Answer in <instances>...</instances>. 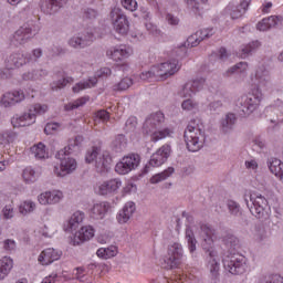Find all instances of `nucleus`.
Masks as SVG:
<instances>
[{
  "label": "nucleus",
  "mask_w": 283,
  "mask_h": 283,
  "mask_svg": "<svg viewBox=\"0 0 283 283\" xmlns=\"http://www.w3.org/2000/svg\"><path fill=\"white\" fill-rule=\"evenodd\" d=\"M2 249L7 253H14V251H17V241H14L13 239H6L2 242Z\"/></svg>",
  "instance_id": "864d4df0"
},
{
  "label": "nucleus",
  "mask_w": 283,
  "mask_h": 283,
  "mask_svg": "<svg viewBox=\"0 0 283 283\" xmlns=\"http://www.w3.org/2000/svg\"><path fill=\"white\" fill-rule=\"evenodd\" d=\"M136 125H138L136 117H129L125 124L126 132H134V129H136Z\"/></svg>",
  "instance_id": "774afa93"
},
{
  "label": "nucleus",
  "mask_w": 283,
  "mask_h": 283,
  "mask_svg": "<svg viewBox=\"0 0 283 283\" xmlns=\"http://www.w3.org/2000/svg\"><path fill=\"white\" fill-rule=\"evenodd\" d=\"M50 74V71L43 67H36L33 69L32 71H28L22 74V81H45Z\"/></svg>",
  "instance_id": "c756f323"
},
{
  "label": "nucleus",
  "mask_w": 283,
  "mask_h": 283,
  "mask_svg": "<svg viewBox=\"0 0 283 283\" xmlns=\"http://www.w3.org/2000/svg\"><path fill=\"white\" fill-rule=\"evenodd\" d=\"M156 67L157 73L159 74V81H167V78H170V76L178 74L182 65L180 62H178V60H171L160 63L159 65H156Z\"/></svg>",
  "instance_id": "2eb2a0df"
},
{
  "label": "nucleus",
  "mask_w": 283,
  "mask_h": 283,
  "mask_svg": "<svg viewBox=\"0 0 283 283\" xmlns=\"http://www.w3.org/2000/svg\"><path fill=\"white\" fill-rule=\"evenodd\" d=\"M55 157L57 158V160H60V169L57 167H55L54 169V174H56V176L63 178L64 176L76 171L78 164L76 163V159L72 157V155L65 151H57Z\"/></svg>",
  "instance_id": "9b49d317"
},
{
  "label": "nucleus",
  "mask_w": 283,
  "mask_h": 283,
  "mask_svg": "<svg viewBox=\"0 0 283 283\" xmlns=\"http://www.w3.org/2000/svg\"><path fill=\"white\" fill-rule=\"evenodd\" d=\"M248 198L245 197V202L254 218L261 222L271 220V206H269L266 197L258 192H252L248 196Z\"/></svg>",
  "instance_id": "39448f33"
},
{
  "label": "nucleus",
  "mask_w": 283,
  "mask_h": 283,
  "mask_svg": "<svg viewBox=\"0 0 283 283\" xmlns=\"http://www.w3.org/2000/svg\"><path fill=\"white\" fill-rule=\"evenodd\" d=\"M235 123H238V116H235V114H226L220 119V132H222V134H231L235 127Z\"/></svg>",
  "instance_id": "7c9ffc66"
},
{
  "label": "nucleus",
  "mask_w": 283,
  "mask_h": 283,
  "mask_svg": "<svg viewBox=\"0 0 283 283\" xmlns=\"http://www.w3.org/2000/svg\"><path fill=\"white\" fill-rule=\"evenodd\" d=\"M200 230L202 233L203 242L202 248L208 253L210 260L208 262V269L212 280H218L220 277V262L216 260V249H213V242H216V229L208 224H201Z\"/></svg>",
  "instance_id": "f03ea898"
},
{
  "label": "nucleus",
  "mask_w": 283,
  "mask_h": 283,
  "mask_svg": "<svg viewBox=\"0 0 283 283\" xmlns=\"http://www.w3.org/2000/svg\"><path fill=\"white\" fill-rule=\"evenodd\" d=\"M59 127H61L59 123H48L44 127V134H46V136H50L54 134V132H56Z\"/></svg>",
  "instance_id": "69168bd1"
},
{
  "label": "nucleus",
  "mask_w": 283,
  "mask_h": 283,
  "mask_svg": "<svg viewBox=\"0 0 283 283\" xmlns=\"http://www.w3.org/2000/svg\"><path fill=\"white\" fill-rule=\"evenodd\" d=\"M206 80L203 77L187 82L178 92L181 98H191L205 87Z\"/></svg>",
  "instance_id": "f3484780"
},
{
  "label": "nucleus",
  "mask_w": 283,
  "mask_h": 283,
  "mask_svg": "<svg viewBox=\"0 0 283 283\" xmlns=\"http://www.w3.org/2000/svg\"><path fill=\"white\" fill-rule=\"evenodd\" d=\"M25 101V93L23 91H13L4 93L0 99V107H14L18 103Z\"/></svg>",
  "instance_id": "6ab92c4d"
},
{
  "label": "nucleus",
  "mask_w": 283,
  "mask_h": 283,
  "mask_svg": "<svg viewBox=\"0 0 283 283\" xmlns=\"http://www.w3.org/2000/svg\"><path fill=\"white\" fill-rule=\"evenodd\" d=\"M39 171L34 170L32 167H27L22 172V178L27 185H32L39 180Z\"/></svg>",
  "instance_id": "ea45409f"
},
{
  "label": "nucleus",
  "mask_w": 283,
  "mask_h": 283,
  "mask_svg": "<svg viewBox=\"0 0 283 283\" xmlns=\"http://www.w3.org/2000/svg\"><path fill=\"white\" fill-rule=\"evenodd\" d=\"M265 113L269 114L270 122L280 125L283 122V102L282 99H276L274 105L268 106Z\"/></svg>",
  "instance_id": "393cba45"
},
{
  "label": "nucleus",
  "mask_w": 283,
  "mask_h": 283,
  "mask_svg": "<svg viewBox=\"0 0 283 283\" xmlns=\"http://www.w3.org/2000/svg\"><path fill=\"white\" fill-rule=\"evenodd\" d=\"M83 220H85V213L81 211L74 212L67 222V231H76Z\"/></svg>",
  "instance_id": "e433bc0d"
},
{
  "label": "nucleus",
  "mask_w": 283,
  "mask_h": 283,
  "mask_svg": "<svg viewBox=\"0 0 283 283\" xmlns=\"http://www.w3.org/2000/svg\"><path fill=\"white\" fill-rule=\"evenodd\" d=\"M19 209L22 216H28V213H32V211L36 209V203H34L32 200H27L20 205Z\"/></svg>",
  "instance_id": "49530a36"
},
{
  "label": "nucleus",
  "mask_w": 283,
  "mask_h": 283,
  "mask_svg": "<svg viewBox=\"0 0 283 283\" xmlns=\"http://www.w3.org/2000/svg\"><path fill=\"white\" fill-rule=\"evenodd\" d=\"M262 46V43L258 40H254L243 46H241V50L239 52L240 59H248V56H251L254 52H258L260 48Z\"/></svg>",
  "instance_id": "473e14b6"
},
{
  "label": "nucleus",
  "mask_w": 283,
  "mask_h": 283,
  "mask_svg": "<svg viewBox=\"0 0 283 283\" xmlns=\"http://www.w3.org/2000/svg\"><path fill=\"white\" fill-rule=\"evenodd\" d=\"M94 32L92 31H84L82 33H78L76 35H73L67 44L70 48H73L74 50H84V48H88V45H92L94 43Z\"/></svg>",
  "instance_id": "4468645a"
},
{
  "label": "nucleus",
  "mask_w": 283,
  "mask_h": 283,
  "mask_svg": "<svg viewBox=\"0 0 283 283\" xmlns=\"http://www.w3.org/2000/svg\"><path fill=\"white\" fill-rule=\"evenodd\" d=\"M122 212H124L126 216H128L132 219V217L136 212V203H134V201L126 202L122 209Z\"/></svg>",
  "instance_id": "6e6d98bb"
},
{
  "label": "nucleus",
  "mask_w": 283,
  "mask_h": 283,
  "mask_svg": "<svg viewBox=\"0 0 283 283\" xmlns=\"http://www.w3.org/2000/svg\"><path fill=\"white\" fill-rule=\"evenodd\" d=\"M140 81H160L158 69L153 66L149 71L143 72L139 75Z\"/></svg>",
  "instance_id": "a18cd8bd"
},
{
  "label": "nucleus",
  "mask_w": 283,
  "mask_h": 283,
  "mask_svg": "<svg viewBox=\"0 0 283 283\" xmlns=\"http://www.w3.org/2000/svg\"><path fill=\"white\" fill-rule=\"evenodd\" d=\"M112 149L117 154H120V151H125V149H127V138H125V135L119 134L114 138L112 142Z\"/></svg>",
  "instance_id": "58836bf2"
},
{
  "label": "nucleus",
  "mask_w": 283,
  "mask_h": 283,
  "mask_svg": "<svg viewBox=\"0 0 283 283\" xmlns=\"http://www.w3.org/2000/svg\"><path fill=\"white\" fill-rule=\"evenodd\" d=\"M63 200V192L61 190H49L42 192L38 197L40 205H59Z\"/></svg>",
  "instance_id": "a878e982"
},
{
  "label": "nucleus",
  "mask_w": 283,
  "mask_h": 283,
  "mask_svg": "<svg viewBox=\"0 0 283 283\" xmlns=\"http://www.w3.org/2000/svg\"><path fill=\"white\" fill-rule=\"evenodd\" d=\"M132 85H134V82L132 81V78L125 77L119 83L115 84L113 86V90L115 92H123L125 90H129V87H132Z\"/></svg>",
  "instance_id": "de8ad7c7"
},
{
  "label": "nucleus",
  "mask_w": 283,
  "mask_h": 283,
  "mask_svg": "<svg viewBox=\"0 0 283 283\" xmlns=\"http://www.w3.org/2000/svg\"><path fill=\"white\" fill-rule=\"evenodd\" d=\"M106 54L115 61V63H123L125 59H129V56H132V48L122 44L108 50Z\"/></svg>",
  "instance_id": "5701e85b"
},
{
  "label": "nucleus",
  "mask_w": 283,
  "mask_h": 283,
  "mask_svg": "<svg viewBox=\"0 0 283 283\" xmlns=\"http://www.w3.org/2000/svg\"><path fill=\"white\" fill-rule=\"evenodd\" d=\"M30 156H32L36 160H45V158H49L48 148L45 147V144L38 143L33 145L30 148Z\"/></svg>",
  "instance_id": "72a5a7b5"
},
{
  "label": "nucleus",
  "mask_w": 283,
  "mask_h": 283,
  "mask_svg": "<svg viewBox=\"0 0 283 283\" xmlns=\"http://www.w3.org/2000/svg\"><path fill=\"white\" fill-rule=\"evenodd\" d=\"M85 161L88 164L95 163L96 171L98 174H105L106 171H109V166L112 165V157L109 156V153H101V148L94 146L86 151Z\"/></svg>",
  "instance_id": "0eeeda50"
},
{
  "label": "nucleus",
  "mask_w": 283,
  "mask_h": 283,
  "mask_svg": "<svg viewBox=\"0 0 283 283\" xmlns=\"http://www.w3.org/2000/svg\"><path fill=\"white\" fill-rule=\"evenodd\" d=\"M83 136L77 135L74 138L69 139L67 146H65L63 149L59 151H64V154H69L71 156H74V154H78V150L81 149V145H83Z\"/></svg>",
  "instance_id": "2f4dec72"
},
{
  "label": "nucleus",
  "mask_w": 283,
  "mask_h": 283,
  "mask_svg": "<svg viewBox=\"0 0 283 283\" xmlns=\"http://www.w3.org/2000/svg\"><path fill=\"white\" fill-rule=\"evenodd\" d=\"M201 42L202 41L198 36V33H195L187 39L186 45L188 48H198V45H200Z\"/></svg>",
  "instance_id": "052dcab7"
},
{
  "label": "nucleus",
  "mask_w": 283,
  "mask_h": 283,
  "mask_svg": "<svg viewBox=\"0 0 283 283\" xmlns=\"http://www.w3.org/2000/svg\"><path fill=\"white\" fill-rule=\"evenodd\" d=\"M112 210V205L107 201L94 203L91 209L93 220H104L105 216Z\"/></svg>",
  "instance_id": "c85d7f7f"
},
{
  "label": "nucleus",
  "mask_w": 283,
  "mask_h": 283,
  "mask_svg": "<svg viewBox=\"0 0 283 283\" xmlns=\"http://www.w3.org/2000/svg\"><path fill=\"white\" fill-rule=\"evenodd\" d=\"M174 171H176V169L174 167H168L166 170H164L163 172H159L157 175H154L150 178V182L151 185H158V182H163V180H167V178H170L171 175L174 174Z\"/></svg>",
  "instance_id": "a19ab883"
},
{
  "label": "nucleus",
  "mask_w": 283,
  "mask_h": 283,
  "mask_svg": "<svg viewBox=\"0 0 283 283\" xmlns=\"http://www.w3.org/2000/svg\"><path fill=\"white\" fill-rule=\"evenodd\" d=\"M249 8V0H243L239 6L229 3L224 9L226 14H229L231 19H242Z\"/></svg>",
  "instance_id": "cd10ccee"
},
{
  "label": "nucleus",
  "mask_w": 283,
  "mask_h": 283,
  "mask_svg": "<svg viewBox=\"0 0 283 283\" xmlns=\"http://www.w3.org/2000/svg\"><path fill=\"white\" fill-rule=\"evenodd\" d=\"M2 216L4 220H12L14 218V208L9 205L2 209Z\"/></svg>",
  "instance_id": "0e129e2a"
},
{
  "label": "nucleus",
  "mask_w": 283,
  "mask_h": 283,
  "mask_svg": "<svg viewBox=\"0 0 283 283\" xmlns=\"http://www.w3.org/2000/svg\"><path fill=\"white\" fill-rule=\"evenodd\" d=\"M67 6V0H40V10L46 17H54Z\"/></svg>",
  "instance_id": "a211bd4d"
},
{
  "label": "nucleus",
  "mask_w": 283,
  "mask_h": 283,
  "mask_svg": "<svg viewBox=\"0 0 283 283\" xmlns=\"http://www.w3.org/2000/svg\"><path fill=\"white\" fill-rule=\"evenodd\" d=\"M269 169L271 174H274V176H277L283 170V163L280 159H272L269 163Z\"/></svg>",
  "instance_id": "8fccbe9b"
},
{
  "label": "nucleus",
  "mask_w": 283,
  "mask_h": 283,
  "mask_svg": "<svg viewBox=\"0 0 283 283\" xmlns=\"http://www.w3.org/2000/svg\"><path fill=\"white\" fill-rule=\"evenodd\" d=\"M94 238V228L91 226L82 227L78 232L71 240V244L73 247H78L83 244V242H87V240H92Z\"/></svg>",
  "instance_id": "bb28decb"
},
{
  "label": "nucleus",
  "mask_w": 283,
  "mask_h": 283,
  "mask_svg": "<svg viewBox=\"0 0 283 283\" xmlns=\"http://www.w3.org/2000/svg\"><path fill=\"white\" fill-rule=\"evenodd\" d=\"M282 15H271L258 22L256 30H259V32H269V30H273V28H282Z\"/></svg>",
  "instance_id": "4be33fe9"
},
{
  "label": "nucleus",
  "mask_w": 283,
  "mask_h": 283,
  "mask_svg": "<svg viewBox=\"0 0 283 283\" xmlns=\"http://www.w3.org/2000/svg\"><path fill=\"white\" fill-rule=\"evenodd\" d=\"M212 34H216V31H213V29H203L197 31V36L200 41H205V39H211Z\"/></svg>",
  "instance_id": "680f3d73"
},
{
  "label": "nucleus",
  "mask_w": 283,
  "mask_h": 283,
  "mask_svg": "<svg viewBox=\"0 0 283 283\" xmlns=\"http://www.w3.org/2000/svg\"><path fill=\"white\" fill-rule=\"evenodd\" d=\"M170 156L171 146L169 144L163 145L150 156V160L148 165H146V169H149V167H161V165H165L166 160H168Z\"/></svg>",
  "instance_id": "dca6fc26"
},
{
  "label": "nucleus",
  "mask_w": 283,
  "mask_h": 283,
  "mask_svg": "<svg viewBox=\"0 0 283 283\" xmlns=\"http://www.w3.org/2000/svg\"><path fill=\"white\" fill-rule=\"evenodd\" d=\"M185 143L188 151H200L205 145L207 135L205 133V124L200 118L191 119L184 133Z\"/></svg>",
  "instance_id": "7ed1b4c3"
},
{
  "label": "nucleus",
  "mask_w": 283,
  "mask_h": 283,
  "mask_svg": "<svg viewBox=\"0 0 283 283\" xmlns=\"http://www.w3.org/2000/svg\"><path fill=\"white\" fill-rule=\"evenodd\" d=\"M254 78L256 90L249 95L239 97L235 102L237 112H239L241 116H251V114L260 107V103H262V90L266 92L273 87L271 72H269L264 65L256 69Z\"/></svg>",
  "instance_id": "f257e3e1"
},
{
  "label": "nucleus",
  "mask_w": 283,
  "mask_h": 283,
  "mask_svg": "<svg viewBox=\"0 0 283 283\" xmlns=\"http://www.w3.org/2000/svg\"><path fill=\"white\" fill-rule=\"evenodd\" d=\"M109 17L115 32L118 34H127L129 32V21L120 8L112 9Z\"/></svg>",
  "instance_id": "f8f14e48"
},
{
  "label": "nucleus",
  "mask_w": 283,
  "mask_h": 283,
  "mask_svg": "<svg viewBox=\"0 0 283 283\" xmlns=\"http://www.w3.org/2000/svg\"><path fill=\"white\" fill-rule=\"evenodd\" d=\"M247 70H249V63L239 62L227 70L226 76H232V74H247Z\"/></svg>",
  "instance_id": "79ce46f5"
},
{
  "label": "nucleus",
  "mask_w": 283,
  "mask_h": 283,
  "mask_svg": "<svg viewBox=\"0 0 283 283\" xmlns=\"http://www.w3.org/2000/svg\"><path fill=\"white\" fill-rule=\"evenodd\" d=\"M120 187H123L120 179H109L97 185L96 193H98V196H109V193H117Z\"/></svg>",
  "instance_id": "412c9836"
},
{
  "label": "nucleus",
  "mask_w": 283,
  "mask_h": 283,
  "mask_svg": "<svg viewBox=\"0 0 283 283\" xmlns=\"http://www.w3.org/2000/svg\"><path fill=\"white\" fill-rule=\"evenodd\" d=\"M40 30L39 24L27 22L10 36V41L13 45H25L30 39L39 34Z\"/></svg>",
  "instance_id": "6e6552de"
},
{
  "label": "nucleus",
  "mask_w": 283,
  "mask_h": 283,
  "mask_svg": "<svg viewBox=\"0 0 283 283\" xmlns=\"http://www.w3.org/2000/svg\"><path fill=\"white\" fill-rule=\"evenodd\" d=\"M14 266V261L10 256H3L0 260V281L4 280L10 275V271H12Z\"/></svg>",
  "instance_id": "f704fd0d"
},
{
  "label": "nucleus",
  "mask_w": 283,
  "mask_h": 283,
  "mask_svg": "<svg viewBox=\"0 0 283 283\" xmlns=\"http://www.w3.org/2000/svg\"><path fill=\"white\" fill-rule=\"evenodd\" d=\"M17 138H18V135L15 132L4 130L0 133V145H3V147H6V145H10L14 143Z\"/></svg>",
  "instance_id": "c03bdc74"
},
{
  "label": "nucleus",
  "mask_w": 283,
  "mask_h": 283,
  "mask_svg": "<svg viewBox=\"0 0 283 283\" xmlns=\"http://www.w3.org/2000/svg\"><path fill=\"white\" fill-rule=\"evenodd\" d=\"M182 262H185V250L182 249V244L172 243L168 245L164 266L166 269H178Z\"/></svg>",
  "instance_id": "9d476101"
},
{
  "label": "nucleus",
  "mask_w": 283,
  "mask_h": 283,
  "mask_svg": "<svg viewBox=\"0 0 283 283\" xmlns=\"http://www.w3.org/2000/svg\"><path fill=\"white\" fill-rule=\"evenodd\" d=\"M67 83H70V80H67V78H62V80L55 81V82L51 83V90H52V92H59V90H63V87H65L67 85Z\"/></svg>",
  "instance_id": "13d9d810"
},
{
  "label": "nucleus",
  "mask_w": 283,
  "mask_h": 283,
  "mask_svg": "<svg viewBox=\"0 0 283 283\" xmlns=\"http://www.w3.org/2000/svg\"><path fill=\"white\" fill-rule=\"evenodd\" d=\"M181 107L182 109H185L186 112H191L193 109H198V102L191 99V98H187L181 103Z\"/></svg>",
  "instance_id": "5fc2aeb1"
},
{
  "label": "nucleus",
  "mask_w": 283,
  "mask_h": 283,
  "mask_svg": "<svg viewBox=\"0 0 283 283\" xmlns=\"http://www.w3.org/2000/svg\"><path fill=\"white\" fill-rule=\"evenodd\" d=\"M122 212H124L126 216H128L132 219V217L136 212V203H134V201L126 202L122 209Z\"/></svg>",
  "instance_id": "4d7b16f0"
},
{
  "label": "nucleus",
  "mask_w": 283,
  "mask_h": 283,
  "mask_svg": "<svg viewBox=\"0 0 283 283\" xmlns=\"http://www.w3.org/2000/svg\"><path fill=\"white\" fill-rule=\"evenodd\" d=\"M140 165V156L136 154L125 156L115 166V171L119 176H127L129 171H134Z\"/></svg>",
  "instance_id": "ddd939ff"
},
{
  "label": "nucleus",
  "mask_w": 283,
  "mask_h": 283,
  "mask_svg": "<svg viewBox=\"0 0 283 283\" xmlns=\"http://www.w3.org/2000/svg\"><path fill=\"white\" fill-rule=\"evenodd\" d=\"M239 242L240 241L233 234H227L223 237V244L227 247V249H235Z\"/></svg>",
  "instance_id": "603ef678"
},
{
  "label": "nucleus",
  "mask_w": 283,
  "mask_h": 283,
  "mask_svg": "<svg viewBox=\"0 0 283 283\" xmlns=\"http://www.w3.org/2000/svg\"><path fill=\"white\" fill-rule=\"evenodd\" d=\"M255 238H256L258 242H264V241L269 240V232L264 228L259 229L255 233Z\"/></svg>",
  "instance_id": "338daca9"
},
{
  "label": "nucleus",
  "mask_w": 283,
  "mask_h": 283,
  "mask_svg": "<svg viewBox=\"0 0 283 283\" xmlns=\"http://www.w3.org/2000/svg\"><path fill=\"white\" fill-rule=\"evenodd\" d=\"M227 207L230 216H233V218H238V216H241L242 212L240 211V203L233 200H229L227 202Z\"/></svg>",
  "instance_id": "3c124183"
},
{
  "label": "nucleus",
  "mask_w": 283,
  "mask_h": 283,
  "mask_svg": "<svg viewBox=\"0 0 283 283\" xmlns=\"http://www.w3.org/2000/svg\"><path fill=\"white\" fill-rule=\"evenodd\" d=\"M165 123V114L161 112H157L154 114H150L144 125H143V132L144 134H149L151 137L153 143H158V140H163V138H168L174 134V130L170 128H164L161 130L160 126Z\"/></svg>",
  "instance_id": "20e7f679"
},
{
  "label": "nucleus",
  "mask_w": 283,
  "mask_h": 283,
  "mask_svg": "<svg viewBox=\"0 0 283 283\" xmlns=\"http://www.w3.org/2000/svg\"><path fill=\"white\" fill-rule=\"evenodd\" d=\"M186 241L189 253L193 255V253H196L198 240H196V234L193 233V228L191 227L186 229Z\"/></svg>",
  "instance_id": "4c0bfd02"
},
{
  "label": "nucleus",
  "mask_w": 283,
  "mask_h": 283,
  "mask_svg": "<svg viewBox=\"0 0 283 283\" xmlns=\"http://www.w3.org/2000/svg\"><path fill=\"white\" fill-rule=\"evenodd\" d=\"M223 269L231 275L247 273V258L242 254L230 253L223 258Z\"/></svg>",
  "instance_id": "1a4fd4ad"
},
{
  "label": "nucleus",
  "mask_w": 283,
  "mask_h": 283,
  "mask_svg": "<svg viewBox=\"0 0 283 283\" xmlns=\"http://www.w3.org/2000/svg\"><path fill=\"white\" fill-rule=\"evenodd\" d=\"M48 112V105L45 104H34L30 106L28 112H24L21 115H14L11 118V124L14 128L18 127H30L36 123V116H41Z\"/></svg>",
  "instance_id": "423d86ee"
},
{
  "label": "nucleus",
  "mask_w": 283,
  "mask_h": 283,
  "mask_svg": "<svg viewBox=\"0 0 283 283\" xmlns=\"http://www.w3.org/2000/svg\"><path fill=\"white\" fill-rule=\"evenodd\" d=\"M116 253H118V250L116 247L112 245L108 248H99L96 252V255L103 260H109L111 258L116 256Z\"/></svg>",
  "instance_id": "37998d69"
},
{
  "label": "nucleus",
  "mask_w": 283,
  "mask_h": 283,
  "mask_svg": "<svg viewBox=\"0 0 283 283\" xmlns=\"http://www.w3.org/2000/svg\"><path fill=\"white\" fill-rule=\"evenodd\" d=\"M87 101H90V98L81 97L73 103L66 104L64 106V109H65V112H72V109H78V107H83V105H85V103H87Z\"/></svg>",
  "instance_id": "09e8293b"
},
{
  "label": "nucleus",
  "mask_w": 283,
  "mask_h": 283,
  "mask_svg": "<svg viewBox=\"0 0 283 283\" xmlns=\"http://www.w3.org/2000/svg\"><path fill=\"white\" fill-rule=\"evenodd\" d=\"M122 6L125 10H129V12H135L138 8V2L136 0H122Z\"/></svg>",
  "instance_id": "e2e57ef3"
},
{
  "label": "nucleus",
  "mask_w": 283,
  "mask_h": 283,
  "mask_svg": "<svg viewBox=\"0 0 283 283\" xmlns=\"http://www.w3.org/2000/svg\"><path fill=\"white\" fill-rule=\"evenodd\" d=\"M32 54L30 53H12L6 60L8 70H14V67H23L31 63Z\"/></svg>",
  "instance_id": "aec40b11"
},
{
  "label": "nucleus",
  "mask_w": 283,
  "mask_h": 283,
  "mask_svg": "<svg viewBox=\"0 0 283 283\" xmlns=\"http://www.w3.org/2000/svg\"><path fill=\"white\" fill-rule=\"evenodd\" d=\"M96 83H98V78L96 76L88 77L87 80L76 83L73 86V92L74 94H78V92H83V90L96 87Z\"/></svg>",
  "instance_id": "c9c22d12"
},
{
  "label": "nucleus",
  "mask_w": 283,
  "mask_h": 283,
  "mask_svg": "<svg viewBox=\"0 0 283 283\" xmlns=\"http://www.w3.org/2000/svg\"><path fill=\"white\" fill-rule=\"evenodd\" d=\"M61 251L49 248L40 253L38 256V262L42 264V266H50V264L56 262V260H61Z\"/></svg>",
  "instance_id": "b1692460"
},
{
  "label": "nucleus",
  "mask_w": 283,
  "mask_h": 283,
  "mask_svg": "<svg viewBox=\"0 0 283 283\" xmlns=\"http://www.w3.org/2000/svg\"><path fill=\"white\" fill-rule=\"evenodd\" d=\"M67 83H70V80H67V78H62V80L55 81V82L51 83V90H52V92H59V90H63V87H65L67 85Z\"/></svg>",
  "instance_id": "bf43d9fd"
}]
</instances>
